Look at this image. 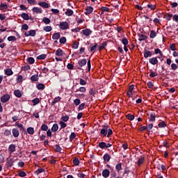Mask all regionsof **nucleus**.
Listing matches in <instances>:
<instances>
[{
	"label": "nucleus",
	"mask_w": 178,
	"mask_h": 178,
	"mask_svg": "<svg viewBox=\"0 0 178 178\" xmlns=\"http://www.w3.org/2000/svg\"><path fill=\"white\" fill-rule=\"evenodd\" d=\"M113 133V131H112V129H109V127L108 125L103 126V128L100 131V134H102V136H104V137H106V136H107V137H109L110 136H112Z\"/></svg>",
	"instance_id": "nucleus-1"
},
{
	"label": "nucleus",
	"mask_w": 178,
	"mask_h": 178,
	"mask_svg": "<svg viewBox=\"0 0 178 178\" xmlns=\"http://www.w3.org/2000/svg\"><path fill=\"white\" fill-rule=\"evenodd\" d=\"M59 27L61 30H67L69 29V23L67 22H60Z\"/></svg>",
	"instance_id": "nucleus-2"
},
{
	"label": "nucleus",
	"mask_w": 178,
	"mask_h": 178,
	"mask_svg": "<svg viewBox=\"0 0 178 178\" xmlns=\"http://www.w3.org/2000/svg\"><path fill=\"white\" fill-rule=\"evenodd\" d=\"M9 99H10V95L8 94H5L1 97V102H2L3 104H5L6 102H8Z\"/></svg>",
	"instance_id": "nucleus-3"
},
{
	"label": "nucleus",
	"mask_w": 178,
	"mask_h": 178,
	"mask_svg": "<svg viewBox=\"0 0 178 178\" xmlns=\"http://www.w3.org/2000/svg\"><path fill=\"white\" fill-rule=\"evenodd\" d=\"M32 12L33 13H37L38 15H40L42 13V8L40 7H33L32 8Z\"/></svg>",
	"instance_id": "nucleus-4"
},
{
	"label": "nucleus",
	"mask_w": 178,
	"mask_h": 178,
	"mask_svg": "<svg viewBox=\"0 0 178 178\" xmlns=\"http://www.w3.org/2000/svg\"><path fill=\"white\" fill-rule=\"evenodd\" d=\"M82 33L83 35H86V37H89V35H91L92 34V31L90 29H83L82 31Z\"/></svg>",
	"instance_id": "nucleus-5"
},
{
	"label": "nucleus",
	"mask_w": 178,
	"mask_h": 178,
	"mask_svg": "<svg viewBox=\"0 0 178 178\" xmlns=\"http://www.w3.org/2000/svg\"><path fill=\"white\" fill-rule=\"evenodd\" d=\"M38 5H39V6H41L42 8H48L51 6V5L49 3H47L45 1H40V2H38Z\"/></svg>",
	"instance_id": "nucleus-6"
},
{
	"label": "nucleus",
	"mask_w": 178,
	"mask_h": 178,
	"mask_svg": "<svg viewBox=\"0 0 178 178\" xmlns=\"http://www.w3.org/2000/svg\"><path fill=\"white\" fill-rule=\"evenodd\" d=\"M78 65L79 67H83L85 65H87V59L83 58L78 61Z\"/></svg>",
	"instance_id": "nucleus-7"
},
{
	"label": "nucleus",
	"mask_w": 178,
	"mask_h": 178,
	"mask_svg": "<svg viewBox=\"0 0 178 178\" xmlns=\"http://www.w3.org/2000/svg\"><path fill=\"white\" fill-rule=\"evenodd\" d=\"M92 12H94V8L91 7V6H88L86 8V12H85V15H91V13H92Z\"/></svg>",
	"instance_id": "nucleus-8"
},
{
	"label": "nucleus",
	"mask_w": 178,
	"mask_h": 178,
	"mask_svg": "<svg viewBox=\"0 0 178 178\" xmlns=\"http://www.w3.org/2000/svg\"><path fill=\"white\" fill-rule=\"evenodd\" d=\"M24 35L25 37H29L30 35H31V37H34V35H35V31L31 30L29 31L25 32Z\"/></svg>",
	"instance_id": "nucleus-9"
},
{
	"label": "nucleus",
	"mask_w": 178,
	"mask_h": 178,
	"mask_svg": "<svg viewBox=\"0 0 178 178\" xmlns=\"http://www.w3.org/2000/svg\"><path fill=\"white\" fill-rule=\"evenodd\" d=\"M111 174V172H109V170L108 169H105L102 171V175L103 176V177H109V175Z\"/></svg>",
	"instance_id": "nucleus-10"
},
{
	"label": "nucleus",
	"mask_w": 178,
	"mask_h": 178,
	"mask_svg": "<svg viewBox=\"0 0 178 178\" xmlns=\"http://www.w3.org/2000/svg\"><path fill=\"white\" fill-rule=\"evenodd\" d=\"M151 65H158V58L156 57H153L149 60Z\"/></svg>",
	"instance_id": "nucleus-11"
},
{
	"label": "nucleus",
	"mask_w": 178,
	"mask_h": 178,
	"mask_svg": "<svg viewBox=\"0 0 178 178\" xmlns=\"http://www.w3.org/2000/svg\"><path fill=\"white\" fill-rule=\"evenodd\" d=\"M12 134L13 137H15V138L19 137V129L16 128L13 129Z\"/></svg>",
	"instance_id": "nucleus-12"
},
{
	"label": "nucleus",
	"mask_w": 178,
	"mask_h": 178,
	"mask_svg": "<svg viewBox=\"0 0 178 178\" xmlns=\"http://www.w3.org/2000/svg\"><path fill=\"white\" fill-rule=\"evenodd\" d=\"M8 151L10 152H15V151H16V145L14 144L10 145L8 147Z\"/></svg>",
	"instance_id": "nucleus-13"
},
{
	"label": "nucleus",
	"mask_w": 178,
	"mask_h": 178,
	"mask_svg": "<svg viewBox=\"0 0 178 178\" xmlns=\"http://www.w3.org/2000/svg\"><path fill=\"white\" fill-rule=\"evenodd\" d=\"M13 159H8L7 160L6 164L8 168H12L13 166Z\"/></svg>",
	"instance_id": "nucleus-14"
},
{
	"label": "nucleus",
	"mask_w": 178,
	"mask_h": 178,
	"mask_svg": "<svg viewBox=\"0 0 178 178\" xmlns=\"http://www.w3.org/2000/svg\"><path fill=\"white\" fill-rule=\"evenodd\" d=\"M14 95H15V97H17V98H22V91L19 90H15L14 91Z\"/></svg>",
	"instance_id": "nucleus-15"
},
{
	"label": "nucleus",
	"mask_w": 178,
	"mask_h": 178,
	"mask_svg": "<svg viewBox=\"0 0 178 178\" xmlns=\"http://www.w3.org/2000/svg\"><path fill=\"white\" fill-rule=\"evenodd\" d=\"M103 159L104 162H109V161H111V156L108 154H106L104 155Z\"/></svg>",
	"instance_id": "nucleus-16"
},
{
	"label": "nucleus",
	"mask_w": 178,
	"mask_h": 178,
	"mask_svg": "<svg viewBox=\"0 0 178 178\" xmlns=\"http://www.w3.org/2000/svg\"><path fill=\"white\" fill-rule=\"evenodd\" d=\"M4 72H5V74H6V76H12V74H13V71H12V70H10V68H8V69L5 70Z\"/></svg>",
	"instance_id": "nucleus-17"
},
{
	"label": "nucleus",
	"mask_w": 178,
	"mask_h": 178,
	"mask_svg": "<svg viewBox=\"0 0 178 178\" xmlns=\"http://www.w3.org/2000/svg\"><path fill=\"white\" fill-rule=\"evenodd\" d=\"M56 56H63V51L60 49H58L56 51Z\"/></svg>",
	"instance_id": "nucleus-18"
},
{
	"label": "nucleus",
	"mask_w": 178,
	"mask_h": 178,
	"mask_svg": "<svg viewBox=\"0 0 178 178\" xmlns=\"http://www.w3.org/2000/svg\"><path fill=\"white\" fill-rule=\"evenodd\" d=\"M53 40H59L60 38V33H56L52 35Z\"/></svg>",
	"instance_id": "nucleus-19"
},
{
	"label": "nucleus",
	"mask_w": 178,
	"mask_h": 178,
	"mask_svg": "<svg viewBox=\"0 0 178 178\" xmlns=\"http://www.w3.org/2000/svg\"><path fill=\"white\" fill-rule=\"evenodd\" d=\"M149 56H152V53L149 51L145 50L144 52V58H149Z\"/></svg>",
	"instance_id": "nucleus-20"
},
{
	"label": "nucleus",
	"mask_w": 178,
	"mask_h": 178,
	"mask_svg": "<svg viewBox=\"0 0 178 178\" xmlns=\"http://www.w3.org/2000/svg\"><path fill=\"white\" fill-rule=\"evenodd\" d=\"M58 129L59 126L58 125V124H54L53 127H51V131H53V133H55L58 131Z\"/></svg>",
	"instance_id": "nucleus-21"
},
{
	"label": "nucleus",
	"mask_w": 178,
	"mask_h": 178,
	"mask_svg": "<svg viewBox=\"0 0 178 178\" xmlns=\"http://www.w3.org/2000/svg\"><path fill=\"white\" fill-rule=\"evenodd\" d=\"M6 9H8V4L6 3H1L0 5V10H3V12H5V10H6Z\"/></svg>",
	"instance_id": "nucleus-22"
},
{
	"label": "nucleus",
	"mask_w": 178,
	"mask_h": 178,
	"mask_svg": "<svg viewBox=\"0 0 178 178\" xmlns=\"http://www.w3.org/2000/svg\"><path fill=\"white\" fill-rule=\"evenodd\" d=\"M42 22L44 24H49L51 23V19H49V18L44 17L42 18Z\"/></svg>",
	"instance_id": "nucleus-23"
},
{
	"label": "nucleus",
	"mask_w": 178,
	"mask_h": 178,
	"mask_svg": "<svg viewBox=\"0 0 178 178\" xmlns=\"http://www.w3.org/2000/svg\"><path fill=\"white\" fill-rule=\"evenodd\" d=\"M26 131L28 134H30L31 136H33V134H34V128L33 127H28Z\"/></svg>",
	"instance_id": "nucleus-24"
},
{
	"label": "nucleus",
	"mask_w": 178,
	"mask_h": 178,
	"mask_svg": "<svg viewBox=\"0 0 178 178\" xmlns=\"http://www.w3.org/2000/svg\"><path fill=\"white\" fill-rule=\"evenodd\" d=\"M44 31H46V33H49V31H52V26H47L43 27Z\"/></svg>",
	"instance_id": "nucleus-25"
},
{
	"label": "nucleus",
	"mask_w": 178,
	"mask_h": 178,
	"mask_svg": "<svg viewBox=\"0 0 178 178\" xmlns=\"http://www.w3.org/2000/svg\"><path fill=\"white\" fill-rule=\"evenodd\" d=\"M21 17L24 19V20H29V14L24 13L21 15Z\"/></svg>",
	"instance_id": "nucleus-26"
},
{
	"label": "nucleus",
	"mask_w": 178,
	"mask_h": 178,
	"mask_svg": "<svg viewBox=\"0 0 178 178\" xmlns=\"http://www.w3.org/2000/svg\"><path fill=\"white\" fill-rule=\"evenodd\" d=\"M145 159L144 157L141 156L138 161L136 162L137 165L140 166V165H142V163H144Z\"/></svg>",
	"instance_id": "nucleus-27"
},
{
	"label": "nucleus",
	"mask_w": 178,
	"mask_h": 178,
	"mask_svg": "<svg viewBox=\"0 0 178 178\" xmlns=\"http://www.w3.org/2000/svg\"><path fill=\"white\" fill-rule=\"evenodd\" d=\"M149 122H155V114L154 113H152L149 118Z\"/></svg>",
	"instance_id": "nucleus-28"
},
{
	"label": "nucleus",
	"mask_w": 178,
	"mask_h": 178,
	"mask_svg": "<svg viewBox=\"0 0 178 178\" xmlns=\"http://www.w3.org/2000/svg\"><path fill=\"white\" fill-rule=\"evenodd\" d=\"M32 102L33 104V106H35V105H38V104H40V99L38 97H36L32 100Z\"/></svg>",
	"instance_id": "nucleus-29"
},
{
	"label": "nucleus",
	"mask_w": 178,
	"mask_h": 178,
	"mask_svg": "<svg viewBox=\"0 0 178 178\" xmlns=\"http://www.w3.org/2000/svg\"><path fill=\"white\" fill-rule=\"evenodd\" d=\"M65 15L67 16H72V15H73V10L72 9H67L66 12H65Z\"/></svg>",
	"instance_id": "nucleus-30"
},
{
	"label": "nucleus",
	"mask_w": 178,
	"mask_h": 178,
	"mask_svg": "<svg viewBox=\"0 0 178 178\" xmlns=\"http://www.w3.org/2000/svg\"><path fill=\"white\" fill-rule=\"evenodd\" d=\"M27 62L29 63L30 65H33L35 62V60H34V58L33 57H29L27 58Z\"/></svg>",
	"instance_id": "nucleus-31"
},
{
	"label": "nucleus",
	"mask_w": 178,
	"mask_h": 178,
	"mask_svg": "<svg viewBox=\"0 0 178 178\" xmlns=\"http://www.w3.org/2000/svg\"><path fill=\"white\" fill-rule=\"evenodd\" d=\"M31 81H38V74L33 75L31 77Z\"/></svg>",
	"instance_id": "nucleus-32"
},
{
	"label": "nucleus",
	"mask_w": 178,
	"mask_h": 178,
	"mask_svg": "<svg viewBox=\"0 0 178 178\" xmlns=\"http://www.w3.org/2000/svg\"><path fill=\"white\" fill-rule=\"evenodd\" d=\"M139 41H145V40H147V35L140 34L139 35Z\"/></svg>",
	"instance_id": "nucleus-33"
},
{
	"label": "nucleus",
	"mask_w": 178,
	"mask_h": 178,
	"mask_svg": "<svg viewBox=\"0 0 178 178\" xmlns=\"http://www.w3.org/2000/svg\"><path fill=\"white\" fill-rule=\"evenodd\" d=\"M150 74H149V77H156L158 76V73L154 72L152 70H149Z\"/></svg>",
	"instance_id": "nucleus-34"
},
{
	"label": "nucleus",
	"mask_w": 178,
	"mask_h": 178,
	"mask_svg": "<svg viewBox=\"0 0 178 178\" xmlns=\"http://www.w3.org/2000/svg\"><path fill=\"white\" fill-rule=\"evenodd\" d=\"M147 6L151 10H155V9H156V5L147 4Z\"/></svg>",
	"instance_id": "nucleus-35"
},
{
	"label": "nucleus",
	"mask_w": 178,
	"mask_h": 178,
	"mask_svg": "<svg viewBox=\"0 0 178 178\" xmlns=\"http://www.w3.org/2000/svg\"><path fill=\"white\" fill-rule=\"evenodd\" d=\"M115 170H117V172H120V170H122V164H121V163H118L115 165Z\"/></svg>",
	"instance_id": "nucleus-36"
},
{
	"label": "nucleus",
	"mask_w": 178,
	"mask_h": 178,
	"mask_svg": "<svg viewBox=\"0 0 178 178\" xmlns=\"http://www.w3.org/2000/svg\"><path fill=\"white\" fill-rule=\"evenodd\" d=\"M60 99H61V98L59 96L54 98V101L51 102V105H54V104H56L57 102H59V101H60Z\"/></svg>",
	"instance_id": "nucleus-37"
},
{
	"label": "nucleus",
	"mask_w": 178,
	"mask_h": 178,
	"mask_svg": "<svg viewBox=\"0 0 178 178\" xmlns=\"http://www.w3.org/2000/svg\"><path fill=\"white\" fill-rule=\"evenodd\" d=\"M46 58H47L46 54H41L37 57V59H38L39 60H43V59H45Z\"/></svg>",
	"instance_id": "nucleus-38"
},
{
	"label": "nucleus",
	"mask_w": 178,
	"mask_h": 178,
	"mask_svg": "<svg viewBox=\"0 0 178 178\" xmlns=\"http://www.w3.org/2000/svg\"><path fill=\"white\" fill-rule=\"evenodd\" d=\"M38 90H44L45 88V85L42 83H39L37 85Z\"/></svg>",
	"instance_id": "nucleus-39"
},
{
	"label": "nucleus",
	"mask_w": 178,
	"mask_h": 178,
	"mask_svg": "<svg viewBox=\"0 0 178 178\" xmlns=\"http://www.w3.org/2000/svg\"><path fill=\"white\" fill-rule=\"evenodd\" d=\"M105 47H106V42H104L99 47V51H102V49H105Z\"/></svg>",
	"instance_id": "nucleus-40"
},
{
	"label": "nucleus",
	"mask_w": 178,
	"mask_h": 178,
	"mask_svg": "<svg viewBox=\"0 0 178 178\" xmlns=\"http://www.w3.org/2000/svg\"><path fill=\"white\" fill-rule=\"evenodd\" d=\"M12 134V131L10 129H6L4 131V136H6L7 137L10 136Z\"/></svg>",
	"instance_id": "nucleus-41"
},
{
	"label": "nucleus",
	"mask_w": 178,
	"mask_h": 178,
	"mask_svg": "<svg viewBox=\"0 0 178 178\" xmlns=\"http://www.w3.org/2000/svg\"><path fill=\"white\" fill-rule=\"evenodd\" d=\"M99 148H102V149H104V148H106V143H105L104 142H101L99 143Z\"/></svg>",
	"instance_id": "nucleus-42"
},
{
	"label": "nucleus",
	"mask_w": 178,
	"mask_h": 178,
	"mask_svg": "<svg viewBox=\"0 0 178 178\" xmlns=\"http://www.w3.org/2000/svg\"><path fill=\"white\" fill-rule=\"evenodd\" d=\"M149 37L150 38H155V37H156V32H155V31H152Z\"/></svg>",
	"instance_id": "nucleus-43"
},
{
	"label": "nucleus",
	"mask_w": 178,
	"mask_h": 178,
	"mask_svg": "<svg viewBox=\"0 0 178 178\" xmlns=\"http://www.w3.org/2000/svg\"><path fill=\"white\" fill-rule=\"evenodd\" d=\"M73 163L75 166H79V163H80V161H79V159L77 158L74 159L73 160Z\"/></svg>",
	"instance_id": "nucleus-44"
},
{
	"label": "nucleus",
	"mask_w": 178,
	"mask_h": 178,
	"mask_svg": "<svg viewBox=\"0 0 178 178\" xmlns=\"http://www.w3.org/2000/svg\"><path fill=\"white\" fill-rule=\"evenodd\" d=\"M121 42L123 44V45H124V46H126V45H127V44H129V40H127V39L126 38H122Z\"/></svg>",
	"instance_id": "nucleus-45"
},
{
	"label": "nucleus",
	"mask_w": 178,
	"mask_h": 178,
	"mask_svg": "<svg viewBox=\"0 0 178 178\" xmlns=\"http://www.w3.org/2000/svg\"><path fill=\"white\" fill-rule=\"evenodd\" d=\"M55 151L56 152H60V151H62V147H60L59 145H55Z\"/></svg>",
	"instance_id": "nucleus-46"
},
{
	"label": "nucleus",
	"mask_w": 178,
	"mask_h": 178,
	"mask_svg": "<svg viewBox=\"0 0 178 178\" xmlns=\"http://www.w3.org/2000/svg\"><path fill=\"white\" fill-rule=\"evenodd\" d=\"M18 176H19V177H26V176H27V174H26L24 171H21L18 173Z\"/></svg>",
	"instance_id": "nucleus-47"
},
{
	"label": "nucleus",
	"mask_w": 178,
	"mask_h": 178,
	"mask_svg": "<svg viewBox=\"0 0 178 178\" xmlns=\"http://www.w3.org/2000/svg\"><path fill=\"white\" fill-rule=\"evenodd\" d=\"M127 118L128 120H134V115L127 114Z\"/></svg>",
	"instance_id": "nucleus-48"
},
{
	"label": "nucleus",
	"mask_w": 178,
	"mask_h": 178,
	"mask_svg": "<svg viewBox=\"0 0 178 178\" xmlns=\"http://www.w3.org/2000/svg\"><path fill=\"white\" fill-rule=\"evenodd\" d=\"M45 171V170L44 169H43V168H39V169H38L35 172V175H40V173H42V172H44Z\"/></svg>",
	"instance_id": "nucleus-49"
},
{
	"label": "nucleus",
	"mask_w": 178,
	"mask_h": 178,
	"mask_svg": "<svg viewBox=\"0 0 178 178\" xmlns=\"http://www.w3.org/2000/svg\"><path fill=\"white\" fill-rule=\"evenodd\" d=\"M41 130H42L43 131H47V130H48V125L43 124L41 126Z\"/></svg>",
	"instance_id": "nucleus-50"
},
{
	"label": "nucleus",
	"mask_w": 178,
	"mask_h": 178,
	"mask_svg": "<svg viewBox=\"0 0 178 178\" xmlns=\"http://www.w3.org/2000/svg\"><path fill=\"white\" fill-rule=\"evenodd\" d=\"M76 138V134L74 132H72L71 135L70 136V141H73Z\"/></svg>",
	"instance_id": "nucleus-51"
},
{
	"label": "nucleus",
	"mask_w": 178,
	"mask_h": 178,
	"mask_svg": "<svg viewBox=\"0 0 178 178\" xmlns=\"http://www.w3.org/2000/svg\"><path fill=\"white\" fill-rule=\"evenodd\" d=\"M154 52H155L156 55H158V54H159L160 56H162V55H163L162 54V51H161V49H156L154 50Z\"/></svg>",
	"instance_id": "nucleus-52"
},
{
	"label": "nucleus",
	"mask_w": 178,
	"mask_h": 178,
	"mask_svg": "<svg viewBox=\"0 0 178 178\" xmlns=\"http://www.w3.org/2000/svg\"><path fill=\"white\" fill-rule=\"evenodd\" d=\"M60 44H66V38L62 37L60 38Z\"/></svg>",
	"instance_id": "nucleus-53"
},
{
	"label": "nucleus",
	"mask_w": 178,
	"mask_h": 178,
	"mask_svg": "<svg viewBox=\"0 0 178 178\" xmlns=\"http://www.w3.org/2000/svg\"><path fill=\"white\" fill-rule=\"evenodd\" d=\"M22 80H23V76L18 75V76L17 77V82L22 83Z\"/></svg>",
	"instance_id": "nucleus-54"
},
{
	"label": "nucleus",
	"mask_w": 178,
	"mask_h": 178,
	"mask_svg": "<svg viewBox=\"0 0 178 178\" xmlns=\"http://www.w3.org/2000/svg\"><path fill=\"white\" fill-rule=\"evenodd\" d=\"M79 83L81 84V86H86V84H87V81H86L83 79H79Z\"/></svg>",
	"instance_id": "nucleus-55"
},
{
	"label": "nucleus",
	"mask_w": 178,
	"mask_h": 178,
	"mask_svg": "<svg viewBox=\"0 0 178 178\" xmlns=\"http://www.w3.org/2000/svg\"><path fill=\"white\" fill-rule=\"evenodd\" d=\"M84 106H86V103H82L79 106V111H83L84 109Z\"/></svg>",
	"instance_id": "nucleus-56"
},
{
	"label": "nucleus",
	"mask_w": 178,
	"mask_h": 178,
	"mask_svg": "<svg viewBox=\"0 0 178 178\" xmlns=\"http://www.w3.org/2000/svg\"><path fill=\"white\" fill-rule=\"evenodd\" d=\"M15 125L17 126L19 129H24V127L22 124H20L19 122H15Z\"/></svg>",
	"instance_id": "nucleus-57"
},
{
	"label": "nucleus",
	"mask_w": 178,
	"mask_h": 178,
	"mask_svg": "<svg viewBox=\"0 0 178 178\" xmlns=\"http://www.w3.org/2000/svg\"><path fill=\"white\" fill-rule=\"evenodd\" d=\"M61 120H63V122H67V120H69V116L68 115H65V116H63L61 118Z\"/></svg>",
	"instance_id": "nucleus-58"
},
{
	"label": "nucleus",
	"mask_w": 178,
	"mask_h": 178,
	"mask_svg": "<svg viewBox=\"0 0 178 178\" xmlns=\"http://www.w3.org/2000/svg\"><path fill=\"white\" fill-rule=\"evenodd\" d=\"M22 70H24V72H26V70H30V65H24L22 67Z\"/></svg>",
	"instance_id": "nucleus-59"
},
{
	"label": "nucleus",
	"mask_w": 178,
	"mask_h": 178,
	"mask_svg": "<svg viewBox=\"0 0 178 178\" xmlns=\"http://www.w3.org/2000/svg\"><path fill=\"white\" fill-rule=\"evenodd\" d=\"M74 104L76 106H78V105H80V99H74Z\"/></svg>",
	"instance_id": "nucleus-60"
},
{
	"label": "nucleus",
	"mask_w": 178,
	"mask_h": 178,
	"mask_svg": "<svg viewBox=\"0 0 178 178\" xmlns=\"http://www.w3.org/2000/svg\"><path fill=\"white\" fill-rule=\"evenodd\" d=\"M60 129H65V127H66V123H65L63 121H60Z\"/></svg>",
	"instance_id": "nucleus-61"
},
{
	"label": "nucleus",
	"mask_w": 178,
	"mask_h": 178,
	"mask_svg": "<svg viewBox=\"0 0 178 178\" xmlns=\"http://www.w3.org/2000/svg\"><path fill=\"white\" fill-rule=\"evenodd\" d=\"M17 38L15 36H9L8 41H16Z\"/></svg>",
	"instance_id": "nucleus-62"
},
{
	"label": "nucleus",
	"mask_w": 178,
	"mask_h": 178,
	"mask_svg": "<svg viewBox=\"0 0 178 178\" xmlns=\"http://www.w3.org/2000/svg\"><path fill=\"white\" fill-rule=\"evenodd\" d=\"M22 30H29V25L24 24L22 26Z\"/></svg>",
	"instance_id": "nucleus-63"
},
{
	"label": "nucleus",
	"mask_w": 178,
	"mask_h": 178,
	"mask_svg": "<svg viewBox=\"0 0 178 178\" xmlns=\"http://www.w3.org/2000/svg\"><path fill=\"white\" fill-rule=\"evenodd\" d=\"M90 95H95V88H92L89 91Z\"/></svg>",
	"instance_id": "nucleus-64"
}]
</instances>
